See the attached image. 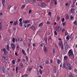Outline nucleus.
<instances>
[{
	"label": "nucleus",
	"instance_id": "obj_44",
	"mask_svg": "<svg viewBox=\"0 0 77 77\" xmlns=\"http://www.w3.org/2000/svg\"><path fill=\"white\" fill-rule=\"evenodd\" d=\"M36 0H31V2L33 3H34L35 2Z\"/></svg>",
	"mask_w": 77,
	"mask_h": 77
},
{
	"label": "nucleus",
	"instance_id": "obj_59",
	"mask_svg": "<svg viewBox=\"0 0 77 77\" xmlns=\"http://www.w3.org/2000/svg\"><path fill=\"white\" fill-rule=\"evenodd\" d=\"M25 1L26 2H30V0H25Z\"/></svg>",
	"mask_w": 77,
	"mask_h": 77
},
{
	"label": "nucleus",
	"instance_id": "obj_49",
	"mask_svg": "<svg viewBox=\"0 0 77 77\" xmlns=\"http://www.w3.org/2000/svg\"><path fill=\"white\" fill-rule=\"evenodd\" d=\"M31 26V24H29L28 25H27V28H28L29 26Z\"/></svg>",
	"mask_w": 77,
	"mask_h": 77
},
{
	"label": "nucleus",
	"instance_id": "obj_20",
	"mask_svg": "<svg viewBox=\"0 0 77 77\" xmlns=\"http://www.w3.org/2000/svg\"><path fill=\"white\" fill-rule=\"evenodd\" d=\"M63 66L64 68H66V64L65 63H63Z\"/></svg>",
	"mask_w": 77,
	"mask_h": 77
},
{
	"label": "nucleus",
	"instance_id": "obj_28",
	"mask_svg": "<svg viewBox=\"0 0 77 77\" xmlns=\"http://www.w3.org/2000/svg\"><path fill=\"white\" fill-rule=\"evenodd\" d=\"M12 42H15V38H13Z\"/></svg>",
	"mask_w": 77,
	"mask_h": 77
},
{
	"label": "nucleus",
	"instance_id": "obj_16",
	"mask_svg": "<svg viewBox=\"0 0 77 77\" xmlns=\"http://www.w3.org/2000/svg\"><path fill=\"white\" fill-rule=\"evenodd\" d=\"M20 66L21 68H24V66H23V64L22 62H20Z\"/></svg>",
	"mask_w": 77,
	"mask_h": 77
},
{
	"label": "nucleus",
	"instance_id": "obj_31",
	"mask_svg": "<svg viewBox=\"0 0 77 77\" xmlns=\"http://www.w3.org/2000/svg\"><path fill=\"white\" fill-rule=\"evenodd\" d=\"M48 39V38H45V43H47V42Z\"/></svg>",
	"mask_w": 77,
	"mask_h": 77
},
{
	"label": "nucleus",
	"instance_id": "obj_41",
	"mask_svg": "<svg viewBox=\"0 0 77 77\" xmlns=\"http://www.w3.org/2000/svg\"><path fill=\"white\" fill-rule=\"evenodd\" d=\"M57 63L58 64H59V63H60V60H57Z\"/></svg>",
	"mask_w": 77,
	"mask_h": 77
},
{
	"label": "nucleus",
	"instance_id": "obj_61",
	"mask_svg": "<svg viewBox=\"0 0 77 77\" xmlns=\"http://www.w3.org/2000/svg\"><path fill=\"white\" fill-rule=\"evenodd\" d=\"M30 46V43H28V47H31Z\"/></svg>",
	"mask_w": 77,
	"mask_h": 77
},
{
	"label": "nucleus",
	"instance_id": "obj_11",
	"mask_svg": "<svg viewBox=\"0 0 77 77\" xmlns=\"http://www.w3.org/2000/svg\"><path fill=\"white\" fill-rule=\"evenodd\" d=\"M71 38V35H68L66 37V39L67 40H69V39Z\"/></svg>",
	"mask_w": 77,
	"mask_h": 77
},
{
	"label": "nucleus",
	"instance_id": "obj_39",
	"mask_svg": "<svg viewBox=\"0 0 77 77\" xmlns=\"http://www.w3.org/2000/svg\"><path fill=\"white\" fill-rule=\"evenodd\" d=\"M32 68H30L28 69V71H29V72H31V71H32Z\"/></svg>",
	"mask_w": 77,
	"mask_h": 77
},
{
	"label": "nucleus",
	"instance_id": "obj_15",
	"mask_svg": "<svg viewBox=\"0 0 77 77\" xmlns=\"http://www.w3.org/2000/svg\"><path fill=\"white\" fill-rule=\"evenodd\" d=\"M2 20H0V30H2Z\"/></svg>",
	"mask_w": 77,
	"mask_h": 77
},
{
	"label": "nucleus",
	"instance_id": "obj_55",
	"mask_svg": "<svg viewBox=\"0 0 77 77\" xmlns=\"http://www.w3.org/2000/svg\"><path fill=\"white\" fill-rule=\"evenodd\" d=\"M54 2H55V5H57V2H56V0H55V1H53Z\"/></svg>",
	"mask_w": 77,
	"mask_h": 77
},
{
	"label": "nucleus",
	"instance_id": "obj_54",
	"mask_svg": "<svg viewBox=\"0 0 77 77\" xmlns=\"http://www.w3.org/2000/svg\"><path fill=\"white\" fill-rule=\"evenodd\" d=\"M62 22H63L65 21V19L64 18H63L62 20Z\"/></svg>",
	"mask_w": 77,
	"mask_h": 77
},
{
	"label": "nucleus",
	"instance_id": "obj_13",
	"mask_svg": "<svg viewBox=\"0 0 77 77\" xmlns=\"http://www.w3.org/2000/svg\"><path fill=\"white\" fill-rule=\"evenodd\" d=\"M74 8H71V11H69V13H72L73 14L74 13Z\"/></svg>",
	"mask_w": 77,
	"mask_h": 77
},
{
	"label": "nucleus",
	"instance_id": "obj_52",
	"mask_svg": "<svg viewBox=\"0 0 77 77\" xmlns=\"http://www.w3.org/2000/svg\"><path fill=\"white\" fill-rule=\"evenodd\" d=\"M51 12H49L48 13V15H50V16H51Z\"/></svg>",
	"mask_w": 77,
	"mask_h": 77
},
{
	"label": "nucleus",
	"instance_id": "obj_17",
	"mask_svg": "<svg viewBox=\"0 0 77 77\" xmlns=\"http://www.w3.org/2000/svg\"><path fill=\"white\" fill-rule=\"evenodd\" d=\"M4 59V60H7L8 59V57H7V56H3L2 57Z\"/></svg>",
	"mask_w": 77,
	"mask_h": 77
},
{
	"label": "nucleus",
	"instance_id": "obj_9",
	"mask_svg": "<svg viewBox=\"0 0 77 77\" xmlns=\"http://www.w3.org/2000/svg\"><path fill=\"white\" fill-rule=\"evenodd\" d=\"M45 6H46V4H45V3L43 2L42 3V8H45Z\"/></svg>",
	"mask_w": 77,
	"mask_h": 77
},
{
	"label": "nucleus",
	"instance_id": "obj_14",
	"mask_svg": "<svg viewBox=\"0 0 77 77\" xmlns=\"http://www.w3.org/2000/svg\"><path fill=\"white\" fill-rule=\"evenodd\" d=\"M18 24V21L16 20L14 22L13 25V26H17Z\"/></svg>",
	"mask_w": 77,
	"mask_h": 77
},
{
	"label": "nucleus",
	"instance_id": "obj_1",
	"mask_svg": "<svg viewBox=\"0 0 77 77\" xmlns=\"http://www.w3.org/2000/svg\"><path fill=\"white\" fill-rule=\"evenodd\" d=\"M68 54L69 57L71 59H74V55L73 54V51L72 49H70L68 53Z\"/></svg>",
	"mask_w": 77,
	"mask_h": 77
},
{
	"label": "nucleus",
	"instance_id": "obj_12",
	"mask_svg": "<svg viewBox=\"0 0 77 77\" xmlns=\"http://www.w3.org/2000/svg\"><path fill=\"white\" fill-rule=\"evenodd\" d=\"M31 47H28V48H27V53H29L30 51H31Z\"/></svg>",
	"mask_w": 77,
	"mask_h": 77
},
{
	"label": "nucleus",
	"instance_id": "obj_64",
	"mask_svg": "<svg viewBox=\"0 0 77 77\" xmlns=\"http://www.w3.org/2000/svg\"><path fill=\"white\" fill-rule=\"evenodd\" d=\"M32 12V10H30L29 11V14H30Z\"/></svg>",
	"mask_w": 77,
	"mask_h": 77
},
{
	"label": "nucleus",
	"instance_id": "obj_18",
	"mask_svg": "<svg viewBox=\"0 0 77 77\" xmlns=\"http://www.w3.org/2000/svg\"><path fill=\"white\" fill-rule=\"evenodd\" d=\"M22 53L24 55H26V53H25V51H24V50L23 49H22Z\"/></svg>",
	"mask_w": 77,
	"mask_h": 77
},
{
	"label": "nucleus",
	"instance_id": "obj_34",
	"mask_svg": "<svg viewBox=\"0 0 77 77\" xmlns=\"http://www.w3.org/2000/svg\"><path fill=\"white\" fill-rule=\"evenodd\" d=\"M12 63H13V64H15V60H12Z\"/></svg>",
	"mask_w": 77,
	"mask_h": 77
},
{
	"label": "nucleus",
	"instance_id": "obj_7",
	"mask_svg": "<svg viewBox=\"0 0 77 77\" xmlns=\"http://www.w3.org/2000/svg\"><path fill=\"white\" fill-rule=\"evenodd\" d=\"M63 45V42H62V41H60V42L58 44V45L59 47L60 48V47Z\"/></svg>",
	"mask_w": 77,
	"mask_h": 77
},
{
	"label": "nucleus",
	"instance_id": "obj_46",
	"mask_svg": "<svg viewBox=\"0 0 77 77\" xmlns=\"http://www.w3.org/2000/svg\"><path fill=\"white\" fill-rule=\"evenodd\" d=\"M54 34H55V35H57V33L56 31H55L54 32Z\"/></svg>",
	"mask_w": 77,
	"mask_h": 77
},
{
	"label": "nucleus",
	"instance_id": "obj_10",
	"mask_svg": "<svg viewBox=\"0 0 77 77\" xmlns=\"http://www.w3.org/2000/svg\"><path fill=\"white\" fill-rule=\"evenodd\" d=\"M30 20H26L23 21V23H24L25 24H26V23H30Z\"/></svg>",
	"mask_w": 77,
	"mask_h": 77
},
{
	"label": "nucleus",
	"instance_id": "obj_4",
	"mask_svg": "<svg viewBox=\"0 0 77 77\" xmlns=\"http://www.w3.org/2000/svg\"><path fill=\"white\" fill-rule=\"evenodd\" d=\"M1 50L3 51L4 54H8V52L6 51V49H5V48L2 49H1Z\"/></svg>",
	"mask_w": 77,
	"mask_h": 77
},
{
	"label": "nucleus",
	"instance_id": "obj_35",
	"mask_svg": "<svg viewBox=\"0 0 77 77\" xmlns=\"http://www.w3.org/2000/svg\"><path fill=\"white\" fill-rule=\"evenodd\" d=\"M39 72L40 74H42V70H41V69H39Z\"/></svg>",
	"mask_w": 77,
	"mask_h": 77
},
{
	"label": "nucleus",
	"instance_id": "obj_21",
	"mask_svg": "<svg viewBox=\"0 0 77 77\" xmlns=\"http://www.w3.org/2000/svg\"><path fill=\"white\" fill-rule=\"evenodd\" d=\"M26 6V5L24 4L23 5L22 7H21V8L22 9H23L24 8V7Z\"/></svg>",
	"mask_w": 77,
	"mask_h": 77
},
{
	"label": "nucleus",
	"instance_id": "obj_32",
	"mask_svg": "<svg viewBox=\"0 0 77 77\" xmlns=\"http://www.w3.org/2000/svg\"><path fill=\"white\" fill-rule=\"evenodd\" d=\"M21 27H22L23 26V22H20L19 23Z\"/></svg>",
	"mask_w": 77,
	"mask_h": 77
},
{
	"label": "nucleus",
	"instance_id": "obj_60",
	"mask_svg": "<svg viewBox=\"0 0 77 77\" xmlns=\"http://www.w3.org/2000/svg\"><path fill=\"white\" fill-rule=\"evenodd\" d=\"M47 24H50V23L49 21H47Z\"/></svg>",
	"mask_w": 77,
	"mask_h": 77
},
{
	"label": "nucleus",
	"instance_id": "obj_25",
	"mask_svg": "<svg viewBox=\"0 0 77 77\" xmlns=\"http://www.w3.org/2000/svg\"><path fill=\"white\" fill-rule=\"evenodd\" d=\"M18 68L17 67H16V74H17L18 73Z\"/></svg>",
	"mask_w": 77,
	"mask_h": 77
},
{
	"label": "nucleus",
	"instance_id": "obj_23",
	"mask_svg": "<svg viewBox=\"0 0 77 77\" xmlns=\"http://www.w3.org/2000/svg\"><path fill=\"white\" fill-rule=\"evenodd\" d=\"M68 56H65L64 57V59H65L66 60L68 59Z\"/></svg>",
	"mask_w": 77,
	"mask_h": 77
},
{
	"label": "nucleus",
	"instance_id": "obj_8",
	"mask_svg": "<svg viewBox=\"0 0 77 77\" xmlns=\"http://www.w3.org/2000/svg\"><path fill=\"white\" fill-rule=\"evenodd\" d=\"M2 71L3 72V73H4V74L5 73H6V69L4 67H3L2 69Z\"/></svg>",
	"mask_w": 77,
	"mask_h": 77
},
{
	"label": "nucleus",
	"instance_id": "obj_63",
	"mask_svg": "<svg viewBox=\"0 0 77 77\" xmlns=\"http://www.w3.org/2000/svg\"><path fill=\"white\" fill-rule=\"evenodd\" d=\"M27 13V12L26 11H25L24 12L23 14V15H25V14L26 13Z\"/></svg>",
	"mask_w": 77,
	"mask_h": 77
},
{
	"label": "nucleus",
	"instance_id": "obj_48",
	"mask_svg": "<svg viewBox=\"0 0 77 77\" xmlns=\"http://www.w3.org/2000/svg\"><path fill=\"white\" fill-rule=\"evenodd\" d=\"M57 19L58 20H60V17L58 16L57 17Z\"/></svg>",
	"mask_w": 77,
	"mask_h": 77
},
{
	"label": "nucleus",
	"instance_id": "obj_26",
	"mask_svg": "<svg viewBox=\"0 0 77 77\" xmlns=\"http://www.w3.org/2000/svg\"><path fill=\"white\" fill-rule=\"evenodd\" d=\"M60 47L61 48V49L62 50H63V49H64V47H63V45L61 46Z\"/></svg>",
	"mask_w": 77,
	"mask_h": 77
},
{
	"label": "nucleus",
	"instance_id": "obj_47",
	"mask_svg": "<svg viewBox=\"0 0 77 77\" xmlns=\"http://www.w3.org/2000/svg\"><path fill=\"white\" fill-rule=\"evenodd\" d=\"M22 20H23V19H22V18H20L19 20V21H20V22H22Z\"/></svg>",
	"mask_w": 77,
	"mask_h": 77
},
{
	"label": "nucleus",
	"instance_id": "obj_40",
	"mask_svg": "<svg viewBox=\"0 0 77 77\" xmlns=\"http://www.w3.org/2000/svg\"><path fill=\"white\" fill-rule=\"evenodd\" d=\"M68 68H69V70H71V69H72V68H71V66H68Z\"/></svg>",
	"mask_w": 77,
	"mask_h": 77
},
{
	"label": "nucleus",
	"instance_id": "obj_42",
	"mask_svg": "<svg viewBox=\"0 0 77 77\" xmlns=\"http://www.w3.org/2000/svg\"><path fill=\"white\" fill-rule=\"evenodd\" d=\"M42 23H40L38 25L39 26L41 27V26H42Z\"/></svg>",
	"mask_w": 77,
	"mask_h": 77
},
{
	"label": "nucleus",
	"instance_id": "obj_22",
	"mask_svg": "<svg viewBox=\"0 0 77 77\" xmlns=\"http://www.w3.org/2000/svg\"><path fill=\"white\" fill-rule=\"evenodd\" d=\"M31 28L32 29V30H35V27H34V26H31Z\"/></svg>",
	"mask_w": 77,
	"mask_h": 77
},
{
	"label": "nucleus",
	"instance_id": "obj_58",
	"mask_svg": "<svg viewBox=\"0 0 77 77\" xmlns=\"http://www.w3.org/2000/svg\"><path fill=\"white\" fill-rule=\"evenodd\" d=\"M18 49H19V46H17L16 48V50H18Z\"/></svg>",
	"mask_w": 77,
	"mask_h": 77
},
{
	"label": "nucleus",
	"instance_id": "obj_33",
	"mask_svg": "<svg viewBox=\"0 0 77 77\" xmlns=\"http://www.w3.org/2000/svg\"><path fill=\"white\" fill-rule=\"evenodd\" d=\"M73 24H74L75 25H77V20H75L74 22H73Z\"/></svg>",
	"mask_w": 77,
	"mask_h": 77
},
{
	"label": "nucleus",
	"instance_id": "obj_51",
	"mask_svg": "<svg viewBox=\"0 0 77 77\" xmlns=\"http://www.w3.org/2000/svg\"><path fill=\"white\" fill-rule=\"evenodd\" d=\"M67 35H68V32L67 31H66L65 32V35L66 36Z\"/></svg>",
	"mask_w": 77,
	"mask_h": 77
},
{
	"label": "nucleus",
	"instance_id": "obj_30",
	"mask_svg": "<svg viewBox=\"0 0 77 77\" xmlns=\"http://www.w3.org/2000/svg\"><path fill=\"white\" fill-rule=\"evenodd\" d=\"M53 53H55V52H56V49H55V48H54L53 49Z\"/></svg>",
	"mask_w": 77,
	"mask_h": 77
},
{
	"label": "nucleus",
	"instance_id": "obj_27",
	"mask_svg": "<svg viewBox=\"0 0 77 77\" xmlns=\"http://www.w3.org/2000/svg\"><path fill=\"white\" fill-rule=\"evenodd\" d=\"M40 46H41L42 47H43V46H44V44L43 43H42L40 45Z\"/></svg>",
	"mask_w": 77,
	"mask_h": 77
},
{
	"label": "nucleus",
	"instance_id": "obj_24",
	"mask_svg": "<svg viewBox=\"0 0 77 77\" xmlns=\"http://www.w3.org/2000/svg\"><path fill=\"white\" fill-rule=\"evenodd\" d=\"M7 50L8 51H9V46L8 45H7Z\"/></svg>",
	"mask_w": 77,
	"mask_h": 77
},
{
	"label": "nucleus",
	"instance_id": "obj_50",
	"mask_svg": "<svg viewBox=\"0 0 77 77\" xmlns=\"http://www.w3.org/2000/svg\"><path fill=\"white\" fill-rule=\"evenodd\" d=\"M21 60L20 59H18L17 60V62L19 63V62H20Z\"/></svg>",
	"mask_w": 77,
	"mask_h": 77
},
{
	"label": "nucleus",
	"instance_id": "obj_62",
	"mask_svg": "<svg viewBox=\"0 0 77 77\" xmlns=\"http://www.w3.org/2000/svg\"><path fill=\"white\" fill-rule=\"evenodd\" d=\"M65 29H63L62 30V32H64V31H65Z\"/></svg>",
	"mask_w": 77,
	"mask_h": 77
},
{
	"label": "nucleus",
	"instance_id": "obj_19",
	"mask_svg": "<svg viewBox=\"0 0 77 77\" xmlns=\"http://www.w3.org/2000/svg\"><path fill=\"white\" fill-rule=\"evenodd\" d=\"M2 3L3 6L5 5V0H2Z\"/></svg>",
	"mask_w": 77,
	"mask_h": 77
},
{
	"label": "nucleus",
	"instance_id": "obj_29",
	"mask_svg": "<svg viewBox=\"0 0 77 77\" xmlns=\"http://www.w3.org/2000/svg\"><path fill=\"white\" fill-rule=\"evenodd\" d=\"M11 8V5H8V9L9 11L10 10V8Z\"/></svg>",
	"mask_w": 77,
	"mask_h": 77
},
{
	"label": "nucleus",
	"instance_id": "obj_36",
	"mask_svg": "<svg viewBox=\"0 0 77 77\" xmlns=\"http://www.w3.org/2000/svg\"><path fill=\"white\" fill-rule=\"evenodd\" d=\"M45 63L46 64H49V61L48 60H46V61H45Z\"/></svg>",
	"mask_w": 77,
	"mask_h": 77
},
{
	"label": "nucleus",
	"instance_id": "obj_5",
	"mask_svg": "<svg viewBox=\"0 0 77 77\" xmlns=\"http://www.w3.org/2000/svg\"><path fill=\"white\" fill-rule=\"evenodd\" d=\"M11 48H12L13 50H14L15 48V44L12 43L11 44Z\"/></svg>",
	"mask_w": 77,
	"mask_h": 77
},
{
	"label": "nucleus",
	"instance_id": "obj_38",
	"mask_svg": "<svg viewBox=\"0 0 77 77\" xmlns=\"http://www.w3.org/2000/svg\"><path fill=\"white\" fill-rule=\"evenodd\" d=\"M67 65L68 66H70V63H69V62H68L67 64Z\"/></svg>",
	"mask_w": 77,
	"mask_h": 77
},
{
	"label": "nucleus",
	"instance_id": "obj_2",
	"mask_svg": "<svg viewBox=\"0 0 77 77\" xmlns=\"http://www.w3.org/2000/svg\"><path fill=\"white\" fill-rule=\"evenodd\" d=\"M60 27V26H58L55 28L56 30L57 31V32H60V31L62 30V29Z\"/></svg>",
	"mask_w": 77,
	"mask_h": 77
},
{
	"label": "nucleus",
	"instance_id": "obj_43",
	"mask_svg": "<svg viewBox=\"0 0 77 77\" xmlns=\"http://www.w3.org/2000/svg\"><path fill=\"white\" fill-rule=\"evenodd\" d=\"M50 39H51V36H49L48 38V40H50Z\"/></svg>",
	"mask_w": 77,
	"mask_h": 77
},
{
	"label": "nucleus",
	"instance_id": "obj_57",
	"mask_svg": "<svg viewBox=\"0 0 77 77\" xmlns=\"http://www.w3.org/2000/svg\"><path fill=\"white\" fill-rule=\"evenodd\" d=\"M69 76L70 77H72L73 76L72 75V74H69Z\"/></svg>",
	"mask_w": 77,
	"mask_h": 77
},
{
	"label": "nucleus",
	"instance_id": "obj_56",
	"mask_svg": "<svg viewBox=\"0 0 77 77\" xmlns=\"http://www.w3.org/2000/svg\"><path fill=\"white\" fill-rule=\"evenodd\" d=\"M39 67L40 68H41L42 69H43V67H42V66L41 65H39Z\"/></svg>",
	"mask_w": 77,
	"mask_h": 77
},
{
	"label": "nucleus",
	"instance_id": "obj_37",
	"mask_svg": "<svg viewBox=\"0 0 77 77\" xmlns=\"http://www.w3.org/2000/svg\"><path fill=\"white\" fill-rule=\"evenodd\" d=\"M63 26H65V24H66V23L65 22H64L62 23Z\"/></svg>",
	"mask_w": 77,
	"mask_h": 77
},
{
	"label": "nucleus",
	"instance_id": "obj_45",
	"mask_svg": "<svg viewBox=\"0 0 77 77\" xmlns=\"http://www.w3.org/2000/svg\"><path fill=\"white\" fill-rule=\"evenodd\" d=\"M69 17V16H68V15H66V19H67V20H68V19Z\"/></svg>",
	"mask_w": 77,
	"mask_h": 77
},
{
	"label": "nucleus",
	"instance_id": "obj_53",
	"mask_svg": "<svg viewBox=\"0 0 77 77\" xmlns=\"http://www.w3.org/2000/svg\"><path fill=\"white\" fill-rule=\"evenodd\" d=\"M27 75L25 74L23 75L22 77H27Z\"/></svg>",
	"mask_w": 77,
	"mask_h": 77
},
{
	"label": "nucleus",
	"instance_id": "obj_6",
	"mask_svg": "<svg viewBox=\"0 0 77 77\" xmlns=\"http://www.w3.org/2000/svg\"><path fill=\"white\" fill-rule=\"evenodd\" d=\"M43 49L44 50L45 53H47V51H48V49L47 48V47L45 46H44L43 48Z\"/></svg>",
	"mask_w": 77,
	"mask_h": 77
},
{
	"label": "nucleus",
	"instance_id": "obj_3",
	"mask_svg": "<svg viewBox=\"0 0 77 77\" xmlns=\"http://www.w3.org/2000/svg\"><path fill=\"white\" fill-rule=\"evenodd\" d=\"M64 45L65 50H67L68 49V44H67V42L66 41L64 42Z\"/></svg>",
	"mask_w": 77,
	"mask_h": 77
}]
</instances>
